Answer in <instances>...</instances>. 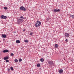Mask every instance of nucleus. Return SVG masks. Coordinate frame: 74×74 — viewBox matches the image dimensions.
Instances as JSON below:
<instances>
[{"label": "nucleus", "instance_id": "1a4fd4ad", "mask_svg": "<svg viewBox=\"0 0 74 74\" xmlns=\"http://www.w3.org/2000/svg\"><path fill=\"white\" fill-rule=\"evenodd\" d=\"M63 72V69H62L60 70L59 71V73H62Z\"/></svg>", "mask_w": 74, "mask_h": 74}, {"label": "nucleus", "instance_id": "ddd939ff", "mask_svg": "<svg viewBox=\"0 0 74 74\" xmlns=\"http://www.w3.org/2000/svg\"><path fill=\"white\" fill-rule=\"evenodd\" d=\"M16 42L17 44H19V43H20L21 42L19 40H17L16 41Z\"/></svg>", "mask_w": 74, "mask_h": 74}, {"label": "nucleus", "instance_id": "f8f14e48", "mask_svg": "<svg viewBox=\"0 0 74 74\" xmlns=\"http://www.w3.org/2000/svg\"><path fill=\"white\" fill-rule=\"evenodd\" d=\"M2 37H3V38H5L7 36H6V35L5 34H3L2 35Z\"/></svg>", "mask_w": 74, "mask_h": 74}, {"label": "nucleus", "instance_id": "dca6fc26", "mask_svg": "<svg viewBox=\"0 0 74 74\" xmlns=\"http://www.w3.org/2000/svg\"><path fill=\"white\" fill-rule=\"evenodd\" d=\"M14 62H16V63H17V62H18V60H17V59H15L14 60Z\"/></svg>", "mask_w": 74, "mask_h": 74}, {"label": "nucleus", "instance_id": "20e7f679", "mask_svg": "<svg viewBox=\"0 0 74 74\" xmlns=\"http://www.w3.org/2000/svg\"><path fill=\"white\" fill-rule=\"evenodd\" d=\"M20 10H21V11H26V9L25 7H23V6H21L20 8Z\"/></svg>", "mask_w": 74, "mask_h": 74}, {"label": "nucleus", "instance_id": "f3484780", "mask_svg": "<svg viewBox=\"0 0 74 74\" xmlns=\"http://www.w3.org/2000/svg\"><path fill=\"white\" fill-rule=\"evenodd\" d=\"M40 61H41V62H44V59L43 58L40 59Z\"/></svg>", "mask_w": 74, "mask_h": 74}, {"label": "nucleus", "instance_id": "a878e982", "mask_svg": "<svg viewBox=\"0 0 74 74\" xmlns=\"http://www.w3.org/2000/svg\"><path fill=\"white\" fill-rule=\"evenodd\" d=\"M10 69L9 68H8V71H10Z\"/></svg>", "mask_w": 74, "mask_h": 74}, {"label": "nucleus", "instance_id": "4be33fe9", "mask_svg": "<svg viewBox=\"0 0 74 74\" xmlns=\"http://www.w3.org/2000/svg\"><path fill=\"white\" fill-rule=\"evenodd\" d=\"M14 55L13 53H12L11 54V56H14Z\"/></svg>", "mask_w": 74, "mask_h": 74}, {"label": "nucleus", "instance_id": "a211bd4d", "mask_svg": "<svg viewBox=\"0 0 74 74\" xmlns=\"http://www.w3.org/2000/svg\"><path fill=\"white\" fill-rule=\"evenodd\" d=\"M24 41H25V42H28V40H25Z\"/></svg>", "mask_w": 74, "mask_h": 74}, {"label": "nucleus", "instance_id": "aec40b11", "mask_svg": "<svg viewBox=\"0 0 74 74\" xmlns=\"http://www.w3.org/2000/svg\"><path fill=\"white\" fill-rule=\"evenodd\" d=\"M3 8L4 10H7V9H8L7 8L5 7H4Z\"/></svg>", "mask_w": 74, "mask_h": 74}, {"label": "nucleus", "instance_id": "393cba45", "mask_svg": "<svg viewBox=\"0 0 74 74\" xmlns=\"http://www.w3.org/2000/svg\"><path fill=\"white\" fill-rule=\"evenodd\" d=\"M30 35L31 36H32V32H30Z\"/></svg>", "mask_w": 74, "mask_h": 74}, {"label": "nucleus", "instance_id": "4468645a", "mask_svg": "<svg viewBox=\"0 0 74 74\" xmlns=\"http://www.w3.org/2000/svg\"><path fill=\"white\" fill-rule=\"evenodd\" d=\"M40 66H41V65H40V64L38 63L37 64V67H40Z\"/></svg>", "mask_w": 74, "mask_h": 74}, {"label": "nucleus", "instance_id": "412c9836", "mask_svg": "<svg viewBox=\"0 0 74 74\" xmlns=\"http://www.w3.org/2000/svg\"><path fill=\"white\" fill-rule=\"evenodd\" d=\"M18 61L19 62H21L22 61V59L21 58H20L18 60Z\"/></svg>", "mask_w": 74, "mask_h": 74}, {"label": "nucleus", "instance_id": "9b49d317", "mask_svg": "<svg viewBox=\"0 0 74 74\" xmlns=\"http://www.w3.org/2000/svg\"><path fill=\"white\" fill-rule=\"evenodd\" d=\"M54 47L55 48H58V47H59V46H58V44H56L54 45Z\"/></svg>", "mask_w": 74, "mask_h": 74}, {"label": "nucleus", "instance_id": "bb28decb", "mask_svg": "<svg viewBox=\"0 0 74 74\" xmlns=\"http://www.w3.org/2000/svg\"><path fill=\"white\" fill-rule=\"evenodd\" d=\"M49 18H47V19H49Z\"/></svg>", "mask_w": 74, "mask_h": 74}, {"label": "nucleus", "instance_id": "cd10ccee", "mask_svg": "<svg viewBox=\"0 0 74 74\" xmlns=\"http://www.w3.org/2000/svg\"><path fill=\"white\" fill-rule=\"evenodd\" d=\"M25 29H23V31H25Z\"/></svg>", "mask_w": 74, "mask_h": 74}, {"label": "nucleus", "instance_id": "9d476101", "mask_svg": "<svg viewBox=\"0 0 74 74\" xmlns=\"http://www.w3.org/2000/svg\"><path fill=\"white\" fill-rule=\"evenodd\" d=\"M9 59V57H8V56L7 57H4L3 58V59L4 60H7V59Z\"/></svg>", "mask_w": 74, "mask_h": 74}, {"label": "nucleus", "instance_id": "7ed1b4c3", "mask_svg": "<svg viewBox=\"0 0 74 74\" xmlns=\"http://www.w3.org/2000/svg\"><path fill=\"white\" fill-rule=\"evenodd\" d=\"M0 17L2 19H5L7 18V16L4 15H1V16Z\"/></svg>", "mask_w": 74, "mask_h": 74}, {"label": "nucleus", "instance_id": "6ab92c4d", "mask_svg": "<svg viewBox=\"0 0 74 74\" xmlns=\"http://www.w3.org/2000/svg\"><path fill=\"white\" fill-rule=\"evenodd\" d=\"M10 69L11 70H14V69L13 68V67H10Z\"/></svg>", "mask_w": 74, "mask_h": 74}, {"label": "nucleus", "instance_id": "f257e3e1", "mask_svg": "<svg viewBox=\"0 0 74 74\" xmlns=\"http://www.w3.org/2000/svg\"><path fill=\"white\" fill-rule=\"evenodd\" d=\"M20 18H19L17 21V23L18 25L20 24V23H22L23 21V19H26L24 17L22 16H20Z\"/></svg>", "mask_w": 74, "mask_h": 74}, {"label": "nucleus", "instance_id": "2eb2a0df", "mask_svg": "<svg viewBox=\"0 0 74 74\" xmlns=\"http://www.w3.org/2000/svg\"><path fill=\"white\" fill-rule=\"evenodd\" d=\"M70 17L72 18H73L74 17V15H70Z\"/></svg>", "mask_w": 74, "mask_h": 74}, {"label": "nucleus", "instance_id": "423d86ee", "mask_svg": "<svg viewBox=\"0 0 74 74\" xmlns=\"http://www.w3.org/2000/svg\"><path fill=\"white\" fill-rule=\"evenodd\" d=\"M53 11H54L55 12H60V10L59 9H58V10L55 9L53 10Z\"/></svg>", "mask_w": 74, "mask_h": 74}, {"label": "nucleus", "instance_id": "39448f33", "mask_svg": "<svg viewBox=\"0 0 74 74\" xmlns=\"http://www.w3.org/2000/svg\"><path fill=\"white\" fill-rule=\"evenodd\" d=\"M48 63L49 64H50V65H52V64H53V62L52 61H48Z\"/></svg>", "mask_w": 74, "mask_h": 74}, {"label": "nucleus", "instance_id": "6e6552de", "mask_svg": "<svg viewBox=\"0 0 74 74\" xmlns=\"http://www.w3.org/2000/svg\"><path fill=\"white\" fill-rule=\"evenodd\" d=\"M9 52V51L7 50H5L3 51V53H5V52Z\"/></svg>", "mask_w": 74, "mask_h": 74}, {"label": "nucleus", "instance_id": "5701e85b", "mask_svg": "<svg viewBox=\"0 0 74 74\" xmlns=\"http://www.w3.org/2000/svg\"><path fill=\"white\" fill-rule=\"evenodd\" d=\"M6 62H9V60H6Z\"/></svg>", "mask_w": 74, "mask_h": 74}, {"label": "nucleus", "instance_id": "0eeeda50", "mask_svg": "<svg viewBox=\"0 0 74 74\" xmlns=\"http://www.w3.org/2000/svg\"><path fill=\"white\" fill-rule=\"evenodd\" d=\"M65 36L69 37V34L68 33H66L65 34Z\"/></svg>", "mask_w": 74, "mask_h": 74}, {"label": "nucleus", "instance_id": "f03ea898", "mask_svg": "<svg viewBox=\"0 0 74 74\" xmlns=\"http://www.w3.org/2000/svg\"><path fill=\"white\" fill-rule=\"evenodd\" d=\"M41 24V22L38 21H37L35 25V26H36V27H37L38 26H40Z\"/></svg>", "mask_w": 74, "mask_h": 74}, {"label": "nucleus", "instance_id": "b1692460", "mask_svg": "<svg viewBox=\"0 0 74 74\" xmlns=\"http://www.w3.org/2000/svg\"><path fill=\"white\" fill-rule=\"evenodd\" d=\"M65 41L66 42H68V40H67V39H66V40H65Z\"/></svg>", "mask_w": 74, "mask_h": 74}]
</instances>
